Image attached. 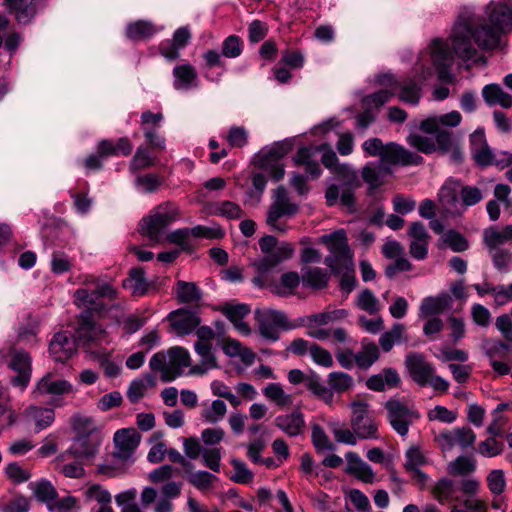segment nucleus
Instances as JSON below:
<instances>
[{"label":"nucleus","instance_id":"f257e3e1","mask_svg":"<svg viewBox=\"0 0 512 512\" xmlns=\"http://www.w3.org/2000/svg\"><path fill=\"white\" fill-rule=\"evenodd\" d=\"M512 31V0H491L476 15L471 7H463L447 40L432 39L418 55L413 72L418 81L431 79L434 73L442 82L453 79L455 57L466 62L477 55V48L492 49L500 36Z\"/></svg>","mask_w":512,"mask_h":512},{"label":"nucleus","instance_id":"f03ea898","mask_svg":"<svg viewBox=\"0 0 512 512\" xmlns=\"http://www.w3.org/2000/svg\"><path fill=\"white\" fill-rule=\"evenodd\" d=\"M376 83L381 88L361 99L362 112L356 116L359 128L373 125L380 108L391 100L396 91L401 101L412 105H417L421 98V86L414 79L399 82L393 74L384 73L376 77Z\"/></svg>","mask_w":512,"mask_h":512},{"label":"nucleus","instance_id":"7ed1b4c3","mask_svg":"<svg viewBox=\"0 0 512 512\" xmlns=\"http://www.w3.org/2000/svg\"><path fill=\"white\" fill-rule=\"evenodd\" d=\"M367 157H378L386 167L393 169L398 166H417L422 164L423 157L407 150L395 142L384 144L378 138H369L362 144Z\"/></svg>","mask_w":512,"mask_h":512},{"label":"nucleus","instance_id":"20e7f679","mask_svg":"<svg viewBox=\"0 0 512 512\" xmlns=\"http://www.w3.org/2000/svg\"><path fill=\"white\" fill-rule=\"evenodd\" d=\"M150 368L161 375L163 382H171L183 375L191 366V357L187 349L174 346L167 352L155 353L149 362Z\"/></svg>","mask_w":512,"mask_h":512},{"label":"nucleus","instance_id":"39448f33","mask_svg":"<svg viewBox=\"0 0 512 512\" xmlns=\"http://www.w3.org/2000/svg\"><path fill=\"white\" fill-rule=\"evenodd\" d=\"M179 208L172 202H164L152 209L139 223V232L154 243L164 241L165 229L179 218Z\"/></svg>","mask_w":512,"mask_h":512},{"label":"nucleus","instance_id":"423d86ee","mask_svg":"<svg viewBox=\"0 0 512 512\" xmlns=\"http://www.w3.org/2000/svg\"><path fill=\"white\" fill-rule=\"evenodd\" d=\"M299 211V205L291 200L284 186H278L272 192V202L267 211L266 223L271 229L285 233L288 226L281 219H290Z\"/></svg>","mask_w":512,"mask_h":512},{"label":"nucleus","instance_id":"0eeeda50","mask_svg":"<svg viewBox=\"0 0 512 512\" xmlns=\"http://www.w3.org/2000/svg\"><path fill=\"white\" fill-rule=\"evenodd\" d=\"M408 142L426 154L436 151L437 148L443 152L453 149V158L456 161L461 159V153L448 130H420V133L410 134Z\"/></svg>","mask_w":512,"mask_h":512},{"label":"nucleus","instance_id":"6e6552de","mask_svg":"<svg viewBox=\"0 0 512 512\" xmlns=\"http://www.w3.org/2000/svg\"><path fill=\"white\" fill-rule=\"evenodd\" d=\"M255 319L260 335L273 342L279 339L280 329L287 331L300 326L298 323L291 322L283 311L275 309H257Z\"/></svg>","mask_w":512,"mask_h":512},{"label":"nucleus","instance_id":"1a4fd4ad","mask_svg":"<svg viewBox=\"0 0 512 512\" xmlns=\"http://www.w3.org/2000/svg\"><path fill=\"white\" fill-rule=\"evenodd\" d=\"M292 150L288 141L277 142L271 147L263 149L256 158V164L266 171L275 181L284 177V167L281 159Z\"/></svg>","mask_w":512,"mask_h":512},{"label":"nucleus","instance_id":"9d476101","mask_svg":"<svg viewBox=\"0 0 512 512\" xmlns=\"http://www.w3.org/2000/svg\"><path fill=\"white\" fill-rule=\"evenodd\" d=\"M442 452H450L456 446L463 449L470 447L476 440V434L468 427H455L453 429H443L434 438Z\"/></svg>","mask_w":512,"mask_h":512},{"label":"nucleus","instance_id":"9b49d317","mask_svg":"<svg viewBox=\"0 0 512 512\" xmlns=\"http://www.w3.org/2000/svg\"><path fill=\"white\" fill-rule=\"evenodd\" d=\"M388 420L392 428L401 436L407 435L413 419H418L419 414L400 400L391 399L386 402Z\"/></svg>","mask_w":512,"mask_h":512},{"label":"nucleus","instance_id":"f8f14e48","mask_svg":"<svg viewBox=\"0 0 512 512\" xmlns=\"http://www.w3.org/2000/svg\"><path fill=\"white\" fill-rule=\"evenodd\" d=\"M76 338L83 344L107 342V333L94 321L92 312L85 310L78 318Z\"/></svg>","mask_w":512,"mask_h":512},{"label":"nucleus","instance_id":"ddd939ff","mask_svg":"<svg viewBox=\"0 0 512 512\" xmlns=\"http://www.w3.org/2000/svg\"><path fill=\"white\" fill-rule=\"evenodd\" d=\"M74 393V387L69 381L56 378L51 373L44 375L38 381L35 389L33 390V395L35 397L49 395L53 399V404L55 406L60 405L57 403V397L62 395H73Z\"/></svg>","mask_w":512,"mask_h":512},{"label":"nucleus","instance_id":"4468645a","mask_svg":"<svg viewBox=\"0 0 512 512\" xmlns=\"http://www.w3.org/2000/svg\"><path fill=\"white\" fill-rule=\"evenodd\" d=\"M462 182L455 178H448L438 192V202L447 215L461 214L460 194Z\"/></svg>","mask_w":512,"mask_h":512},{"label":"nucleus","instance_id":"2eb2a0df","mask_svg":"<svg viewBox=\"0 0 512 512\" xmlns=\"http://www.w3.org/2000/svg\"><path fill=\"white\" fill-rule=\"evenodd\" d=\"M101 443V433L76 436L70 448L65 453H63L61 457L63 459H65L67 456H72L77 459H91L99 451Z\"/></svg>","mask_w":512,"mask_h":512},{"label":"nucleus","instance_id":"dca6fc26","mask_svg":"<svg viewBox=\"0 0 512 512\" xmlns=\"http://www.w3.org/2000/svg\"><path fill=\"white\" fill-rule=\"evenodd\" d=\"M172 331L178 336H184L192 333L201 322L197 313L180 308L170 312L167 316Z\"/></svg>","mask_w":512,"mask_h":512},{"label":"nucleus","instance_id":"f3484780","mask_svg":"<svg viewBox=\"0 0 512 512\" xmlns=\"http://www.w3.org/2000/svg\"><path fill=\"white\" fill-rule=\"evenodd\" d=\"M405 364L411 378L420 386L428 385L429 378L435 372L434 367L425 356L420 353L410 352L406 355Z\"/></svg>","mask_w":512,"mask_h":512},{"label":"nucleus","instance_id":"a211bd4d","mask_svg":"<svg viewBox=\"0 0 512 512\" xmlns=\"http://www.w3.org/2000/svg\"><path fill=\"white\" fill-rule=\"evenodd\" d=\"M408 235L411 238L409 253L416 260H424L428 256L430 235L421 222H412Z\"/></svg>","mask_w":512,"mask_h":512},{"label":"nucleus","instance_id":"6ab92c4d","mask_svg":"<svg viewBox=\"0 0 512 512\" xmlns=\"http://www.w3.org/2000/svg\"><path fill=\"white\" fill-rule=\"evenodd\" d=\"M9 367L17 373V376L11 380L12 384L25 389L30 382L32 373L30 355L22 350H14Z\"/></svg>","mask_w":512,"mask_h":512},{"label":"nucleus","instance_id":"aec40b11","mask_svg":"<svg viewBox=\"0 0 512 512\" xmlns=\"http://www.w3.org/2000/svg\"><path fill=\"white\" fill-rule=\"evenodd\" d=\"M77 351L76 340L68 332L56 333L49 344V352L56 362H65Z\"/></svg>","mask_w":512,"mask_h":512},{"label":"nucleus","instance_id":"412c9836","mask_svg":"<svg viewBox=\"0 0 512 512\" xmlns=\"http://www.w3.org/2000/svg\"><path fill=\"white\" fill-rule=\"evenodd\" d=\"M453 307V299L447 292L439 293L436 296H428L422 299L419 306V318L425 319L430 316L441 314Z\"/></svg>","mask_w":512,"mask_h":512},{"label":"nucleus","instance_id":"4be33fe9","mask_svg":"<svg viewBox=\"0 0 512 512\" xmlns=\"http://www.w3.org/2000/svg\"><path fill=\"white\" fill-rule=\"evenodd\" d=\"M317 151L322 152V164L335 175L344 179L355 178L356 174L350 165L340 163L339 159L329 144H321L316 148Z\"/></svg>","mask_w":512,"mask_h":512},{"label":"nucleus","instance_id":"5701e85b","mask_svg":"<svg viewBox=\"0 0 512 512\" xmlns=\"http://www.w3.org/2000/svg\"><path fill=\"white\" fill-rule=\"evenodd\" d=\"M251 312L250 306L243 303L225 304L222 313L232 322L234 328L242 335L251 334V328L244 318Z\"/></svg>","mask_w":512,"mask_h":512},{"label":"nucleus","instance_id":"b1692460","mask_svg":"<svg viewBox=\"0 0 512 512\" xmlns=\"http://www.w3.org/2000/svg\"><path fill=\"white\" fill-rule=\"evenodd\" d=\"M274 424L288 436L296 437L304 431V415L300 410H294L291 413L277 416Z\"/></svg>","mask_w":512,"mask_h":512},{"label":"nucleus","instance_id":"393cba45","mask_svg":"<svg viewBox=\"0 0 512 512\" xmlns=\"http://www.w3.org/2000/svg\"><path fill=\"white\" fill-rule=\"evenodd\" d=\"M321 241L336 258H340L343 261L351 258L347 235L343 229L323 235Z\"/></svg>","mask_w":512,"mask_h":512},{"label":"nucleus","instance_id":"a878e982","mask_svg":"<svg viewBox=\"0 0 512 512\" xmlns=\"http://www.w3.org/2000/svg\"><path fill=\"white\" fill-rule=\"evenodd\" d=\"M141 436L134 428H122L115 432L114 443L120 457H128L139 445Z\"/></svg>","mask_w":512,"mask_h":512},{"label":"nucleus","instance_id":"bb28decb","mask_svg":"<svg viewBox=\"0 0 512 512\" xmlns=\"http://www.w3.org/2000/svg\"><path fill=\"white\" fill-rule=\"evenodd\" d=\"M173 77V86L179 91H187L198 85L197 72L189 63L176 66L173 69Z\"/></svg>","mask_w":512,"mask_h":512},{"label":"nucleus","instance_id":"cd10ccee","mask_svg":"<svg viewBox=\"0 0 512 512\" xmlns=\"http://www.w3.org/2000/svg\"><path fill=\"white\" fill-rule=\"evenodd\" d=\"M194 349L200 357V364L190 367L188 374L203 375L208 370L217 367L216 357L212 350V344L195 343Z\"/></svg>","mask_w":512,"mask_h":512},{"label":"nucleus","instance_id":"c85d7f7f","mask_svg":"<svg viewBox=\"0 0 512 512\" xmlns=\"http://www.w3.org/2000/svg\"><path fill=\"white\" fill-rule=\"evenodd\" d=\"M393 173V169L386 167L378 161L377 163H368L364 166L362 169V178L371 189H376L384 184L385 177Z\"/></svg>","mask_w":512,"mask_h":512},{"label":"nucleus","instance_id":"c756f323","mask_svg":"<svg viewBox=\"0 0 512 512\" xmlns=\"http://www.w3.org/2000/svg\"><path fill=\"white\" fill-rule=\"evenodd\" d=\"M484 243L490 251L497 250L509 242H512V225H506L502 229L491 226L484 230Z\"/></svg>","mask_w":512,"mask_h":512},{"label":"nucleus","instance_id":"7c9ffc66","mask_svg":"<svg viewBox=\"0 0 512 512\" xmlns=\"http://www.w3.org/2000/svg\"><path fill=\"white\" fill-rule=\"evenodd\" d=\"M470 142L473 157L478 164L486 166L491 162V149L486 144L483 130H474L470 136Z\"/></svg>","mask_w":512,"mask_h":512},{"label":"nucleus","instance_id":"2f4dec72","mask_svg":"<svg viewBox=\"0 0 512 512\" xmlns=\"http://www.w3.org/2000/svg\"><path fill=\"white\" fill-rule=\"evenodd\" d=\"M482 96L489 106L499 105L503 108L512 106V96L506 93L498 84H488L482 89Z\"/></svg>","mask_w":512,"mask_h":512},{"label":"nucleus","instance_id":"473e14b6","mask_svg":"<svg viewBox=\"0 0 512 512\" xmlns=\"http://www.w3.org/2000/svg\"><path fill=\"white\" fill-rule=\"evenodd\" d=\"M400 377L395 369L387 368L382 373L370 376L366 385L370 390L383 391L386 387H395L399 384Z\"/></svg>","mask_w":512,"mask_h":512},{"label":"nucleus","instance_id":"72a5a7b5","mask_svg":"<svg viewBox=\"0 0 512 512\" xmlns=\"http://www.w3.org/2000/svg\"><path fill=\"white\" fill-rule=\"evenodd\" d=\"M131 151L132 145L126 138H120L116 142L112 140H102L97 146V153L103 158L119 155L126 156L129 155Z\"/></svg>","mask_w":512,"mask_h":512},{"label":"nucleus","instance_id":"f704fd0d","mask_svg":"<svg viewBox=\"0 0 512 512\" xmlns=\"http://www.w3.org/2000/svg\"><path fill=\"white\" fill-rule=\"evenodd\" d=\"M483 350L489 360L508 359L512 351V342L504 339H486L483 343Z\"/></svg>","mask_w":512,"mask_h":512},{"label":"nucleus","instance_id":"c9c22d12","mask_svg":"<svg viewBox=\"0 0 512 512\" xmlns=\"http://www.w3.org/2000/svg\"><path fill=\"white\" fill-rule=\"evenodd\" d=\"M34 496L41 502H44L48 509L53 512L52 503L57 498V491L50 481L40 480L29 484Z\"/></svg>","mask_w":512,"mask_h":512},{"label":"nucleus","instance_id":"e433bc0d","mask_svg":"<svg viewBox=\"0 0 512 512\" xmlns=\"http://www.w3.org/2000/svg\"><path fill=\"white\" fill-rule=\"evenodd\" d=\"M461 115L457 111H451L442 115L430 116L423 120L420 128H453L460 124Z\"/></svg>","mask_w":512,"mask_h":512},{"label":"nucleus","instance_id":"4c0bfd02","mask_svg":"<svg viewBox=\"0 0 512 512\" xmlns=\"http://www.w3.org/2000/svg\"><path fill=\"white\" fill-rule=\"evenodd\" d=\"M160 30L161 28L149 21L138 20L127 25L126 35L132 40H143L152 37Z\"/></svg>","mask_w":512,"mask_h":512},{"label":"nucleus","instance_id":"58836bf2","mask_svg":"<svg viewBox=\"0 0 512 512\" xmlns=\"http://www.w3.org/2000/svg\"><path fill=\"white\" fill-rule=\"evenodd\" d=\"M5 2L20 24H27L35 15V7L31 0H5Z\"/></svg>","mask_w":512,"mask_h":512},{"label":"nucleus","instance_id":"ea45409f","mask_svg":"<svg viewBox=\"0 0 512 512\" xmlns=\"http://www.w3.org/2000/svg\"><path fill=\"white\" fill-rule=\"evenodd\" d=\"M25 415L34 420L38 431L49 427L55 418L53 409L37 406L28 407L25 411Z\"/></svg>","mask_w":512,"mask_h":512},{"label":"nucleus","instance_id":"a19ab883","mask_svg":"<svg viewBox=\"0 0 512 512\" xmlns=\"http://www.w3.org/2000/svg\"><path fill=\"white\" fill-rule=\"evenodd\" d=\"M379 358V349L374 342H362V348L355 354L356 365L359 368L371 367Z\"/></svg>","mask_w":512,"mask_h":512},{"label":"nucleus","instance_id":"79ce46f5","mask_svg":"<svg viewBox=\"0 0 512 512\" xmlns=\"http://www.w3.org/2000/svg\"><path fill=\"white\" fill-rule=\"evenodd\" d=\"M124 287H129L134 296L140 297L148 293L149 284L145 279V273L142 269L134 268L130 271L129 278L124 280Z\"/></svg>","mask_w":512,"mask_h":512},{"label":"nucleus","instance_id":"37998d69","mask_svg":"<svg viewBox=\"0 0 512 512\" xmlns=\"http://www.w3.org/2000/svg\"><path fill=\"white\" fill-rule=\"evenodd\" d=\"M176 297L181 303H197L202 298V292L193 282L178 281Z\"/></svg>","mask_w":512,"mask_h":512},{"label":"nucleus","instance_id":"c03bdc74","mask_svg":"<svg viewBox=\"0 0 512 512\" xmlns=\"http://www.w3.org/2000/svg\"><path fill=\"white\" fill-rule=\"evenodd\" d=\"M305 386L309 391H311L318 398L322 399L325 403H332L334 398L333 392L321 382V378L316 372L311 371L308 373V379Z\"/></svg>","mask_w":512,"mask_h":512},{"label":"nucleus","instance_id":"a18cd8bd","mask_svg":"<svg viewBox=\"0 0 512 512\" xmlns=\"http://www.w3.org/2000/svg\"><path fill=\"white\" fill-rule=\"evenodd\" d=\"M16 420L15 411L11 406V397L8 389L0 384V428L11 426Z\"/></svg>","mask_w":512,"mask_h":512},{"label":"nucleus","instance_id":"49530a36","mask_svg":"<svg viewBox=\"0 0 512 512\" xmlns=\"http://www.w3.org/2000/svg\"><path fill=\"white\" fill-rule=\"evenodd\" d=\"M211 209L212 214L224 217L228 220H237L244 215V211L239 204L228 200L213 204Z\"/></svg>","mask_w":512,"mask_h":512},{"label":"nucleus","instance_id":"de8ad7c7","mask_svg":"<svg viewBox=\"0 0 512 512\" xmlns=\"http://www.w3.org/2000/svg\"><path fill=\"white\" fill-rule=\"evenodd\" d=\"M302 282L305 286L322 289L328 283L327 274L317 267H307L302 270Z\"/></svg>","mask_w":512,"mask_h":512},{"label":"nucleus","instance_id":"09e8293b","mask_svg":"<svg viewBox=\"0 0 512 512\" xmlns=\"http://www.w3.org/2000/svg\"><path fill=\"white\" fill-rule=\"evenodd\" d=\"M327 382L332 392L343 393L350 390L354 385L352 376L345 372L334 371L328 374Z\"/></svg>","mask_w":512,"mask_h":512},{"label":"nucleus","instance_id":"8fccbe9b","mask_svg":"<svg viewBox=\"0 0 512 512\" xmlns=\"http://www.w3.org/2000/svg\"><path fill=\"white\" fill-rule=\"evenodd\" d=\"M227 413V406L224 401L216 399L203 408L201 411L202 419L210 424H216L222 421Z\"/></svg>","mask_w":512,"mask_h":512},{"label":"nucleus","instance_id":"3c124183","mask_svg":"<svg viewBox=\"0 0 512 512\" xmlns=\"http://www.w3.org/2000/svg\"><path fill=\"white\" fill-rule=\"evenodd\" d=\"M262 392L267 399L280 407L292 404L291 395L287 394L279 383H269Z\"/></svg>","mask_w":512,"mask_h":512},{"label":"nucleus","instance_id":"603ef678","mask_svg":"<svg viewBox=\"0 0 512 512\" xmlns=\"http://www.w3.org/2000/svg\"><path fill=\"white\" fill-rule=\"evenodd\" d=\"M70 423L76 432V436L100 434L95 421L91 417L76 414L72 416Z\"/></svg>","mask_w":512,"mask_h":512},{"label":"nucleus","instance_id":"864d4df0","mask_svg":"<svg viewBox=\"0 0 512 512\" xmlns=\"http://www.w3.org/2000/svg\"><path fill=\"white\" fill-rule=\"evenodd\" d=\"M442 244L440 247H448L453 252H463L469 248L466 238L455 230H448L441 236Z\"/></svg>","mask_w":512,"mask_h":512},{"label":"nucleus","instance_id":"5fc2aeb1","mask_svg":"<svg viewBox=\"0 0 512 512\" xmlns=\"http://www.w3.org/2000/svg\"><path fill=\"white\" fill-rule=\"evenodd\" d=\"M73 302L79 308H97L99 298L95 289L79 288L74 292Z\"/></svg>","mask_w":512,"mask_h":512},{"label":"nucleus","instance_id":"6e6d98bb","mask_svg":"<svg viewBox=\"0 0 512 512\" xmlns=\"http://www.w3.org/2000/svg\"><path fill=\"white\" fill-rule=\"evenodd\" d=\"M405 331V326L400 323H396L392 326L389 331L384 332L379 338V344L383 351L389 352L395 343H398Z\"/></svg>","mask_w":512,"mask_h":512},{"label":"nucleus","instance_id":"4d7b16f0","mask_svg":"<svg viewBox=\"0 0 512 512\" xmlns=\"http://www.w3.org/2000/svg\"><path fill=\"white\" fill-rule=\"evenodd\" d=\"M356 305L359 309L364 310L371 315L378 313L380 310L379 300L369 289H365L359 293Z\"/></svg>","mask_w":512,"mask_h":512},{"label":"nucleus","instance_id":"13d9d810","mask_svg":"<svg viewBox=\"0 0 512 512\" xmlns=\"http://www.w3.org/2000/svg\"><path fill=\"white\" fill-rule=\"evenodd\" d=\"M482 199L483 194L479 188L462 184L460 194L461 213L465 211L467 207L476 205Z\"/></svg>","mask_w":512,"mask_h":512},{"label":"nucleus","instance_id":"bf43d9fd","mask_svg":"<svg viewBox=\"0 0 512 512\" xmlns=\"http://www.w3.org/2000/svg\"><path fill=\"white\" fill-rule=\"evenodd\" d=\"M352 428L361 439L378 438L377 425L370 416L364 417L362 421L353 423Z\"/></svg>","mask_w":512,"mask_h":512},{"label":"nucleus","instance_id":"052dcab7","mask_svg":"<svg viewBox=\"0 0 512 512\" xmlns=\"http://www.w3.org/2000/svg\"><path fill=\"white\" fill-rule=\"evenodd\" d=\"M476 468L475 461L467 456H459L448 465V471L451 475L465 476L473 472Z\"/></svg>","mask_w":512,"mask_h":512},{"label":"nucleus","instance_id":"680f3d73","mask_svg":"<svg viewBox=\"0 0 512 512\" xmlns=\"http://www.w3.org/2000/svg\"><path fill=\"white\" fill-rule=\"evenodd\" d=\"M216 480L217 477L207 471L190 472L188 475L189 483L200 491L210 489Z\"/></svg>","mask_w":512,"mask_h":512},{"label":"nucleus","instance_id":"e2e57ef3","mask_svg":"<svg viewBox=\"0 0 512 512\" xmlns=\"http://www.w3.org/2000/svg\"><path fill=\"white\" fill-rule=\"evenodd\" d=\"M433 497L441 504L451 499L453 493V482L448 478H442L432 488Z\"/></svg>","mask_w":512,"mask_h":512},{"label":"nucleus","instance_id":"0e129e2a","mask_svg":"<svg viewBox=\"0 0 512 512\" xmlns=\"http://www.w3.org/2000/svg\"><path fill=\"white\" fill-rule=\"evenodd\" d=\"M404 468L407 472L419 469L427 463V458L418 447H411L405 453Z\"/></svg>","mask_w":512,"mask_h":512},{"label":"nucleus","instance_id":"69168bd1","mask_svg":"<svg viewBox=\"0 0 512 512\" xmlns=\"http://www.w3.org/2000/svg\"><path fill=\"white\" fill-rule=\"evenodd\" d=\"M300 277L297 272H286L280 278L277 293L281 296L291 295L298 287Z\"/></svg>","mask_w":512,"mask_h":512},{"label":"nucleus","instance_id":"338daca9","mask_svg":"<svg viewBox=\"0 0 512 512\" xmlns=\"http://www.w3.org/2000/svg\"><path fill=\"white\" fill-rule=\"evenodd\" d=\"M84 495L87 501H96L101 506L111 503V494L99 484L89 486Z\"/></svg>","mask_w":512,"mask_h":512},{"label":"nucleus","instance_id":"774afa93","mask_svg":"<svg viewBox=\"0 0 512 512\" xmlns=\"http://www.w3.org/2000/svg\"><path fill=\"white\" fill-rule=\"evenodd\" d=\"M136 490H128L116 496V503L121 507V512H142L137 504L134 503Z\"/></svg>","mask_w":512,"mask_h":512}]
</instances>
